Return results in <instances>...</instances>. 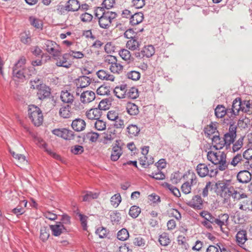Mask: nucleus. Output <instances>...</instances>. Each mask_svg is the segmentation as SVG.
Returning a JSON list of instances; mask_svg holds the SVG:
<instances>
[{"label": "nucleus", "mask_w": 252, "mask_h": 252, "mask_svg": "<svg viewBox=\"0 0 252 252\" xmlns=\"http://www.w3.org/2000/svg\"><path fill=\"white\" fill-rule=\"evenodd\" d=\"M207 159L216 165L217 170L224 171L228 168L226 155L223 152L210 151L207 153Z\"/></svg>", "instance_id": "obj_1"}, {"label": "nucleus", "mask_w": 252, "mask_h": 252, "mask_svg": "<svg viewBox=\"0 0 252 252\" xmlns=\"http://www.w3.org/2000/svg\"><path fill=\"white\" fill-rule=\"evenodd\" d=\"M29 117L35 126H40L43 122V118L40 109L35 105H31L28 109Z\"/></svg>", "instance_id": "obj_2"}, {"label": "nucleus", "mask_w": 252, "mask_h": 252, "mask_svg": "<svg viewBox=\"0 0 252 252\" xmlns=\"http://www.w3.org/2000/svg\"><path fill=\"white\" fill-rule=\"evenodd\" d=\"M218 192L221 197L227 200L231 196L233 187L230 186L227 182L219 181L216 184Z\"/></svg>", "instance_id": "obj_3"}, {"label": "nucleus", "mask_w": 252, "mask_h": 252, "mask_svg": "<svg viewBox=\"0 0 252 252\" xmlns=\"http://www.w3.org/2000/svg\"><path fill=\"white\" fill-rule=\"evenodd\" d=\"M196 170L198 175L201 177H204L207 176L213 177L218 174V170L217 169H213L211 167H209L205 163H199L198 164Z\"/></svg>", "instance_id": "obj_4"}, {"label": "nucleus", "mask_w": 252, "mask_h": 252, "mask_svg": "<svg viewBox=\"0 0 252 252\" xmlns=\"http://www.w3.org/2000/svg\"><path fill=\"white\" fill-rule=\"evenodd\" d=\"M240 111L247 113V109H245V106H243L240 98H237L233 100L232 107L228 108V116L231 118L237 116Z\"/></svg>", "instance_id": "obj_5"}, {"label": "nucleus", "mask_w": 252, "mask_h": 252, "mask_svg": "<svg viewBox=\"0 0 252 252\" xmlns=\"http://www.w3.org/2000/svg\"><path fill=\"white\" fill-rule=\"evenodd\" d=\"M117 14L115 12L107 10L104 16L98 18V23L101 28L108 29L110 27L112 21L116 18Z\"/></svg>", "instance_id": "obj_6"}, {"label": "nucleus", "mask_w": 252, "mask_h": 252, "mask_svg": "<svg viewBox=\"0 0 252 252\" xmlns=\"http://www.w3.org/2000/svg\"><path fill=\"white\" fill-rule=\"evenodd\" d=\"M53 57L56 61V64L58 66L68 68L71 65V63L68 61L69 55H68V53L62 55L60 51H59L58 53L55 54Z\"/></svg>", "instance_id": "obj_7"}, {"label": "nucleus", "mask_w": 252, "mask_h": 252, "mask_svg": "<svg viewBox=\"0 0 252 252\" xmlns=\"http://www.w3.org/2000/svg\"><path fill=\"white\" fill-rule=\"evenodd\" d=\"M237 127L234 125H230L229 127L228 131L226 132L223 136L225 143H226V148L230 146L233 143L236 137Z\"/></svg>", "instance_id": "obj_8"}, {"label": "nucleus", "mask_w": 252, "mask_h": 252, "mask_svg": "<svg viewBox=\"0 0 252 252\" xmlns=\"http://www.w3.org/2000/svg\"><path fill=\"white\" fill-rule=\"evenodd\" d=\"M155 52V48L152 45H149L144 46L140 51H137L135 53V56L138 59H143L144 58H150Z\"/></svg>", "instance_id": "obj_9"}, {"label": "nucleus", "mask_w": 252, "mask_h": 252, "mask_svg": "<svg viewBox=\"0 0 252 252\" xmlns=\"http://www.w3.org/2000/svg\"><path fill=\"white\" fill-rule=\"evenodd\" d=\"M105 102L103 101H101L98 105V108H92L87 111L86 113V117L90 120H97L101 115V109H105L102 105L104 104Z\"/></svg>", "instance_id": "obj_10"}, {"label": "nucleus", "mask_w": 252, "mask_h": 252, "mask_svg": "<svg viewBox=\"0 0 252 252\" xmlns=\"http://www.w3.org/2000/svg\"><path fill=\"white\" fill-rule=\"evenodd\" d=\"M91 82V79L86 76H80L76 80V94H79V92L82 88L88 86Z\"/></svg>", "instance_id": "obj_11"}, {"label": "nucleus", "mask_w": 252, "mask_h": 252, "mask_svg": "<svg viewBox=\"0 0 252 252\" xmlns=\"http://www.w3.org/2000/svg\"><path fill=\"white\" fill-rule=\"evenodd\" d=\"M122 145L123 144H121L120 141L116 140L115 145L112 147L111 155V159L112 161H116L118 160L122 155Z\"/></svg>", "instance_id": "obj_12"}, {"label": "nucleus", "mask_w": 252, "mask_h": 252, "mask_svg": "<svg viewBox=\"0 0 252 252\" xmlns=\"http://www.w3.org/2000/svg\"><path fill=\"white\" fill-rule=\"evenodd\" d=\"M44 48L53 56H54L60 51L59 45L55 42L50 40L45 41Z\"/></svg>", "instance_id": "obj_13"}, {"label": "nucleus", "mask_w": 252, "mask_h": 252, "mask_svg": "<svg viewBox=\"0 0 252 252\" xmlns=\"http://www.w3.org/2000/svg\"><path fill=\"white\" fill-rule=\"evenodd\" d=\"M95 98V93L92 91H84L80 95V99L81 103L88 104L94 100Z\"/></svg>", "instance_id": "obj_14"}, {"label": "nucleus", "mask_w": 252, "mask_h": 252, "mask_svg": "<svg viewBox=\"0 0 252 252\" xmlns=\"http://www.w3.org/2000/svg\"><path fill=\"white\" fill-rule=\"evenodd\" d=\"M188 204L195 209L201 210L203 207V201L200 196L196 195L192 197Z\"/></svg>", "instance_id": "obj_15"}, {"label": "nucleus", "mask_w": 252, "mask_h": 252, "mask_svg": "<svg viewBox=\"0 0 252 252\" xmlns=\"http://www.w3.org/2000/svg\"><path fill=\"white\" fill-rule=\"evenodd\" d=\"M211 139L213 147L216 150H220L224 146L226 147V143L224 142L223 137H220L219 135L215 134Z\"/></svg>", "instance_id": "obj_16"}, {"label": "nucleus", "mask_w": 252, "mask_h": 252, "mask_svg": "<svg viewBox=\"0 0 252 252\" xmlns=\"http://www.w3.org/2000/svg\"><path fill=\"white\" fill-rule=\"evenodd\" d=\"M239 209L245 212H252V199L246 196L243 200L241 201L239 204Z\"/></svg>", "instance_id": "obj_17"}, {"label": "nucleus", "mask_w": 252, "mask_h": 252, "mask_svg": "<svg viewBox=\"0 0 252 252\" xmlns=\"http://www.w3.org/2000/svg\"><path fill=\"white\" fill-rule=\"evenodd\" d=\"M50 228L52 230V234L55 236H59L66 231L63 224L61 222H58L54 225H50Z\"/></svg>", "instance_id": "obj_18"}, {"label": "nucleus", "mask_w": 252, "mask_h": 252, "mask_svg": "<svg viewBox=\"0 0 252 252\" xmlns=\"http://www.w3.org/2000/svg\"><path fill=\"white\" fill-rule=\"evenodd\" d=\"M86 122L82 119L77 118L73 120L71 124L72 128L76 131H81L86 127Z\"/></svg>", "instance_id": "obj_19"}, {"label": "nucleus", "mask_w": 252, "mask_h": 252, "mask_svg": "<svg viewBox=\"0 0 252 252\" xmlns=\"http://www.w3.org/2000/svg\"><path fill=\"white\" fill-rule=\"evenodd\" d=\"M238 181L242 183H249L252 179V175L247 170L240 171L237 176Z\"/></svg>", "instance_id": "obj_20"}, {"label": "nucleus", "mask_w": 252, "mask_h": 252, "mask_svg": "<svg viewBox=\"0 0 252 252\" xmlns=\"http://www.w3.org/2000/svg\"><path fill=\"white\" fill-rule=\"evenodd\" d=\"M60 98L61 100L68 104H71L74 99L73 95L67 91H62L61 93Z\"/></svg>", "instance_id": "obj_21"}, {"label": "nucleus", "mask_w": 252, "mask_h": 252, "mask_svg": "<svg viewBox=\"0 0 252 252\" xmlns=\"http://www.w3.org/2000/svg\"><path fill=\"white\" fill-rule=\"evenodd\" d=\"M127 86L126 85H121L116 87L114 90L115 95L119 98H126Z\"/></svg>", "instance_id": "obj_22"}, {"label": "nucleus", "mask_w": 252, "mask_h": 252, "mask_svg": "<svg viewBox=\"0 0 252 252\" xmlns=\"http://www.w3.org/2000/svg\"><path fill=\"white\" fill-rule=\"evenodd\" d=\"M71 110V107L70 104L63 106L59 110V115L64 119L69 118L72 115Z\"/></svg>", "instance_id": "obj_23"}, {"label": "nucleus", "mask_w": 252, "mask_h": 252, "mask_svg": "<svg viewBox=\"0 0 252 252\" xmlns=\"http://www.w3.org/2000/svg\"><path fill=\"white\" fill-rule=\"evenodd\" d=\"M37 90V95L40 99H43L46 97L49 96L50 94V88L44 84L40 86V87H39Z\"/></svg>", "instance_id": "obj_24"}, {"label": "nucleus", "mask_w": 252, "mask_h": 252, "mask_svg": "<svg viewBox=\"0 0 252 252\" xmlns=\"http://www.w3.org/2000/svg\"><path fill=\"white\" fill-rule=\"evenodd\" d=\"M97 77L102 80L114 81L115 77L108 71L101 69L96 72Z\"/></svg>", "instance_id": "obj_25"}, {"label": "nucleus", "mask_w": 252, "mask_h": 252, "mask_svg": "<svg viewBox=\"0 0 252 252\" xmlns=\"http://www.w3.org/2000/svg\"><path fill=\"white\" fill-rule=\"evenodd\" d=\"M119 55L123 60L126 62L128 63L133 62L134 58L131 56L130 52L127 49H121L119 51Z\"/></svg>", "instance_id": "obj_26"}, {"label": "nucleus", "mask_w": 252, "mask_h": 252, "mask_svg": "<svg viewBox=\"0 0 252 252\" xmlns=\"http://www.w3.org/2000/svg\"><path fill=\"white\" fill-rule=\"evenodd\" d=\"M247 195L241 190L235 189L234 188L231 193V196H232L234 199L240 201L243 200L245 198H246Z\"/></svg>", "instance_id": "obj_27"}, {"label": "nucleus", "mask_w": 252, "mask_h": 252, "mask_svg": "<svg viewBox=\"0 0 252 252\" xmlns=\"http://www.w3.org/2000/svg\"><path fill=\"white\" fill-rule=\"evenodd\" d=\"M79 2L77 0H69L66 4L67 11H75L80 8Z\"/></svg>", "instance_id": "obj_28"}, {"label": "nucleus", "mask_w": 252, "mask_h": 252, "mask_svg": "<svg viewBox=\"0 0 252 252\" xmlns=\"http://www.w3.org/2000/svg\"><path fill=\"white\" fill-rule=\"evenodd\" d=\"M143 18L144 15L142 13H136L131 16L130 23L132 25H136L142 22Z\"/></svg>", "instance_id": "obj_29"}, {"label": "nucleus", "mask_w": 252, "mask_h": 252, "mask_svg": "<svg viewBox=\"0 0 252 252\" xmlns=\"http://www.w3.org/2000/svg\"><path fill=\"white\" fill-rule=\"evenodd\" d=\"M244 160L243 157L241 154H237L234 156L230 161L227 162L228 166H232L233 167L236 166L238 165H241Z\"/></svg>", "instance_id": "obj_30"}, {"label": "nucleus", "mask_w": 252, "mask_h": 252, "mask_svg": "<svg viewBox=\"0 0 252 252\" xmlns=\"http://www.w3.org/2000/svg\"><path fill=\"white\" fill-rule=\"evenodd\" d=\"M215 114L217 118H221L225 115L228 116V108H225L222 105H218L215 110Z\"/></svg>", "instance_id": "obj_31"}, {"label": "nucleus", "mask_w": 252, "mask_h": 252, "mask_svg": "<svg viewBox=\"0 0 252 252\" xmlns=\"http://www.w3.org/2000/svg\"><path fill=\"white\" fill-rule=\"evenodd\" d=\"M138 95V91L137 88L127 87L126 98L133 99L136 98Z\"/></svg>", "instance_id": "obj_32"}, {"label": "nucleus", "mask_w": 252, "mask_h": 252, "mask_svg": "<svg viewBox=\"0 0 252 252\" xmlns=\"http://www.w3.org/2000/svg\"><path fill=\"white\" fill-rule=\"evenodd\" d=\"M236 238L237 242L240 246L243 245L247 240L246 231L242 230L238 231L236 234Z\"/></svg>", "instance_id": "obj_33"}, {"label": "nucleus", "mask_w": 252, "mask_h": 252, "mask_svg": "<svg viewBox=\"0 0 252 252\" xmlns=\"http://www.w3.org/2000/svg\"><path fill=\"white\" fill-rule=\"evenodd\" d=\"M126 45L128 49L134 51L139 47L140 42L135 38H132V39L127 41Z\"/></svg>", "instance_id": "obj_34"}, {"label": "nucleus", "mask_w": 252, "mask_h": 252, "mask_svg": "<svg viewBox=\"0 0 252 252\" xmlns=\"http://www.w3.org/2000/svg\"><path fill=\"white\" fill-rule=\"evenodd\" d=\"M123 67V65L117 61L109 66V69L113 73L120 74L122 72Z\"/></svg>", "instance_id": "obj_35"}, {"label": "nucleus", "mask_w": 252, "mask_h": 252, "mask_svg": "<svg viewBox=\"0 0 252 252\" xmlns=\"http://www.w3.org/2000/svg\"><path fill=\"white\" fill-rule=\"evenodd\" d=\"M127 113L130 115H136L139 113L138 106L133 103H128L126 105Z\"/></svg>", "instance_id": "obj_36"}, {"label": "nucleus", "mask_w": 252, "mask_h": 252, "mask_svg": "<svg viewBox=\"0 0 252 252\" xmlns=\"http://www.w3.org/2000/svg\"><path fill=\"white\" fill-rule=\"evenodd\" d=\"M50 236V229L47 226H42L40 231V239L43 242L46 241Z\"/></svg>", "instance_id": "obj_37"}, {"label": "nucleus", "mask_w": 252, "mask_h": 252, "mask_svg": "<svg viewBox=\"0 0 252 252\" xmlns=\"http://www.w3.org/2000/svg\"><path fill=\"white\" fill-rule=\"evenodd\" d=\"M187 182H189V185L192 187H196L199 184L196 175L194 173H189L188 175V180Z\"/></svg>", "instance_id": "obj_38"}, {"label": "nucleus", "mask_w": 252, "mask_h": 252, "mask_svg": "<svg viewBox=\"0 0 252 252\" xmlns=\"http://www.w3.org/2000/svg\"><path fill=\"white\" fill-rule=\"evenodd\" d=\"M116 137V133L114 130L109 129L107 132L104 133V143H107L113 140Z\"/></svg>", "instance_id": "obj_39"}, {"label": "nucleus", "mask_w": 252, "mask_h": 252, "mask_svg": "<svg viewBox=\"0 0 252 252\" xmlns=\"http://www.w3.org/2000/svg\"><path fill=\"white\" fill-rule=\"evenodd\" d=\"M158 241L161 246H166L170 244L171 240L168 234L164 232L159 236Z\"/></svg>", "instance_id": "obj_40"}, {"label": "nucleus", "mask_w": 252, "mask_h": 252, "mask_svg": "<svg viewBox=\"0 0 252 252\" xmlns=\"http://www.w3.org/2000/svg\"><path fill=\"white\" fill-rule=\"evenodd\" d=\"M127 131L130 137H133L137 135L140 131V129L136 125H130L127 127Z\"/></svg>", "instance_id": "obj_41"}, {"label": "nucleus", "mask_w": 252, "mask_h": 252, "mask_svg": "<svg viewBox=\"0 0 252 252\" xmlns=\"http://www.w3.org/2000/svg\"><path fill=\"white\" fill-rule=\"evenodd\" d=\"M10 152L12 157L17 160L19 163L23 164L27 163L28 160L26 159V158L24 155L16 153L14 151H11V150H10Z\"/></svg>", "instance_id": "obj_42"}, {"label": "nucleus", "mask_w": 252, "mask_h": 252, "mask_svg": "<svg viewBox=\"0 0 252 252\" xmlns=\"http://www.w3.org/2000/svg\"><path fill=\"white\" fill-rule=\"evenodd\" d=\"M250 119L247 117H241L238 122V126L241 128H246L250 125Z\"/></svg>", "instance_id": "obj_43"}, {"label": "nucleus", "mask_w": 252, "mask_h": 252, "mask_svg": "<svg viewBox=\"0 0 252 252\" xmlns=\"http://www.w3.org/2000/svg\"><path fill=\"white\" fill-rule=\"evenodd\" d=\"M13 74L14 76L19 79H23L26 78L24 68H19L18 67H13Z\"/></svg>", "instance_id": "obj_44"}, {"label": "nucleus", "mask_w": 252, "mask_h": 252, "mask_svg": "<svg viewBox=\"0 0 252 252\" xmlns=\"http://www.w3.org/2000/svg\"><path fill=\"white\" fill-rule=\"evenodd\" d=\"M141 213V208L138 206L134 205L130 207L129 215L133 218H136Z\"/></svg>", "instance_id": "obj_45"}, {"label": "nucleus", "mask_w": 252, "mask_h": 252, "mask_svg": "<svg viewBox=\"0 0 252 252\" xmlns=\"http://www.w3.org/2000/svg\"><path fill=\"white\" fill-rule=\"evenodd\" d=\"M217 128L214 127L213 125L207 126L204 129V133L207 137L211 138V135L213 134L218 133V131L216 132Z\"/></svg>", "instance_id": "obj_46"}, {"label": "nucleus", "mask_w": 252, "mask_h": 252, "mask_svg": "<svg viewBox=\"0 0 252 252\" xmlns=\"http://www.w3.org/2000/svg\"><path fill=\"white\" fill-rule=\"evenodd\" d=\"M99 193L93 192L91 191H86V194L84 196L83 200L84 201H90L92 199H96L98 197Z\"/></svg>", "instance_id": "obj_47"}, {"label": "nucleus", "mask_w": 252, "mask_h": 252, "mask_svg": "<svg viewBox=\"0 0 252 252\" xmlns=\"http://www.w3.org/2000/svg\"><path fill=\"white\" fill-rule=\"evenodd\" d=\"M129 237V233L128 231L125 229L123 228L119 231L117 233V238L119 240L121 241L126 240Z\"/></svg>", "instance_id": "obj_48"}, {"label": "nucleus", "mask_w": 252, "mask_h": 252, "mask_svg": "<svg viewBox=\"0 0 252 252\" xmlns=\"http://www.w3.org/2000/svg\"><path fill=\"white\" fill-rule=\"evenodd\" d=\"M74 137V133L71 130L64 128L62 138L64 139L70 140L73 139Z\"/></svg>", "instance_id": "obj_49"}, {"label": "nucleus", "mask_w": 252, "mask_h": 252, "mask_svg": "<svg viewBox=\"0 0 252 252\" xmlns=\"http://www.w3.org/2000/svg\"><path fill=\"white\" fill-rule=\"evenodd\" d=\"M111 204L114 207H117L121 202V196L119 193L113 195L110 200Z\"/></svg>", "instance_id": "obj_50"}, {"label": "nucleus", "mask_w": 252, "mask_h": 252, "mask_svg": "<svg viewBox=\"0 0 252 252\" xmlns=\"http://www.w3.org/2000/svg\"><path fill=\"white\" fill-rule=\"evenodd\" d=\"M94 126L96 129L99 131H102L106 128V123L103 121L99 119L96 120L94 123Z\"/></svg>", "instance_id": "obj_51"}, {"label": "nucleus", "mask_w": 252, "mask_h": 252, "mask_svg": "<svg viewBox=\"0 0 252 252\" xmlns=\"http://www.w3.org/2000/svg\"><path fill=\"white\" fill-rule=\"evenodd\" d=\"M30 84L31 85V88L33 89H38L40 87V86L43 85L42 80L38 77L35 78L33 80H31Z\"/></svg>", "instance_id": "obj_52"}, {"label": "nucleus", "mask_w": 252, "mask_h": 252, "mask_svg": "<svg viewBox=\"0 0 252 252\" xmlns=\"http://www.w3.org/2000/svg\"><path fill=\"white\" fill-rule=\"evenodd\" d=\"M200 216L204 218V219L213 224L215 217H214L210 213L207 211H203L200 213Z\"/></svg>", "instance_id": "obj_53"}, {"label": "nucleus", "mask_w": 252, "mask_h": 252, "mask_svg": "<svg viewBox=\"0 0 252 252\" xmlns=\"http://www.w3.org/2000/svg\"><path fill=\"white\" fill-rule=\"evenodd\" d=\"M96 93L100 95H108L110 93L109 87L102 85L97 89Z\"/></svg>", "instance_id": "obj_54"}, {"label": "nucleus", "mask_w": 252, "mask_h": 252, "mask_svg": "<svg viewBox=\"0 0 252 252\" xmlns=\"http://www.w3.org/2000/svg\"><path fill=\"white\" fill-rule=\"evenodd\" d=\"M99 134L94 132H88L86 135V138L92 142H96L99 137Z\"/></svg>", "instance_id": "obj_55"}, {"label": "nucleus", "mask_w": 252, "mask_h": 252, "mask_svg": "<svg viewBox=\"0 0 252 252\" xmlns=\"http://www.w3.org/2000/svg\"><path fill=\"white\" fill-rule=\"evenodd\" d=\"M84 147L81 145H76L71 147V152L74 155H80L84 152Z\"/></svg>", "instance_id": "obj_56"}, {"label": "nucleus", "mask_w": 252, "mask_h": 252, "mask_svg": "<svg viewBox=\"0 0 252 252\" xmlns=\"http://www.w3.org/2000/svg\"><path fill=\"white\" fill-rule=\"evenodd\" d=\"M244 137H241L233 144L232 146V150L234 152H237L242 147L243 144Z\"/></svg>", "instance_id": "obj_57"}, {"label": "nucleus", "mask_w": 252, "mask_h": 252, "mask_svg": "<svg viewBox=\"0 0 252 252\" xmlns=\"http://www.w3.org/2000/svg\"><path fill=\"white\" fill-rule=\"evenodd\" d=\"M30 21L32 25L37 29H41L42 22L40 20L34 17H30Z\"/></svg>", "instance_id": "obj_58"}, {"label": "nucleus", "mask_w": 252, "mask_h": 252, "mask_svg": "<svg viewBox=\"0 0 252 252\" xmlns=\"http://www.w3.org/2000/svg\"><path fill=\"white\" fill-rule=\"evenodd\" d=\"M133 244L135 246L141 247L142 248H145V247L146 246L145 240L140 236H138L135 238V239L133 240Z\"/></svg>", "instance_id": "obj_59"}, {"label": "nucleus", "mask_w": 252, "mask_h": 252, "mask_svg": "<svg viewBox=\"0 0 252 252\" xmlns=\"http://www.w3.org/2000/svg\"><path fill=\"white\" fill-rule=\"evenodd\" d=\"M127 77L129 79L136 81L139 79L140 77V73L138 71H131L127 73Z\"/></svg>", "instance_id": "obj_60"}, {"label": "nucleus", "mask_w": 252, "mask_h": 252, "mask_svg": "<svg viewBox=\"0 0 252 252\" xmlns=\"http://www.w3.org/2000/svg\"><path fill=\"white\" fill-rule=\"evenodd\" d=\"M242 156L243 157V158L247 160L245 163H249V160H252V148H250L246 150L244 152Z\"/></svg>", "instance_id": "obj_61"}, {"label": "nucleus", "mask_w": 252, "mask_h": 252, "mask_svg": "<svg viewBox=\"0 0 252 252\" xmlns=\"http://www.w3.org/2000/svg\"><path fill=\"white\" fill-rule=\"evenodd\" d=\"M21 41L24 44H30L32 41L30 34L26 32L22 33L21 34Z\"/></svg>", "instance_id": "obj_62"}, {"label": "nucleus", "mask_w": 252, "mask_h": 252, "mask_svg": "<svg viewBox=\"0 0 252 252\" xmlns=\"http://www.w3.org/2000/svg\"><path fill=\"white\" fill-rule=\"evenodd\" d=\"M107 11V10H106L103 7H97L95 10V16L98 19L101 16H104Z\"/></svg>", "instance_id": "obj_63"}, {"label": "nucleus", "mask_w": 252, "mask_h": 252, "mask_svg": "<svg viewBox=\"0 0 252 252\" xmlns=\"http://www.w3.org/2000/svg\"><path fill=\"white\" fill-rule=\"evenodd\" d=\"M80 18L81 20L83 22H89L92 21L93 16L89 13L84 12L81 14Z\"/></svg>", "instance_id": "obj_64"}]
</instances>
